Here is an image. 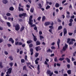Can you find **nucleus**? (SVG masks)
<instances>
[{"label":"nucleus","mask_w":76,"mask_h":76,"mask_svg":"<svg viewBox=\"0 0 76 76\" xmlns=\"http://www.w3.org/2000/svg\"><path fill=\"white\" fill-rule=\"evenodd\" d=\"M69 26H72V23H70L69 24Z\"/></svg>","instance_id":"603ef678"},{"label":"nucleus","mask_w":76,"mask_h":76,"mask_svg":"<svg viewBox=\"0 0 76 76\" xmlns=\"http://www.w3.org/2000/svg\"><path fill=\"white\" fill-rule=\"evenodd\" d=\"M2 30H3V28L1 27H0V30L2 31Z\"/></svg>","instance_id":"680f3d73"},{"label":"nucleus","mask_w":76,"mask_h":76,"mask_svg":"<svg viewBox=\"0 0 76 76\" xmlns=\"http://www.w3.org/2000/svg\"><path fill=\"white\" fill-rule=\"evenodd\" d=\"M2 2L4 4H6L7 3V0H3Z\"/></svg>","instance_id":"4468645a"},{"label":"nucleus","mask_w":76,"mask_h":76,"mask_svg":"<svg viewBox=\"0 0 76 76\" xmlns=\"http://www.w3.org/2000/svg\"><path fill=\"white\" fill-rule=\"evenodd\" d=\"M38 55H39V53H36V55H35V57L36 58L37 57H38Z\"/></svg>","instance_id":"72a5a7b5"},{"label":"nucleus","mask_w":76,"mask_h":76,"mask_svg":"<svg viewBox=\"0 0 76 76\" xmlns=\"http://www.w3.org/2000/svg\"><path fill=\"white\" fill-rule=\"evenodd\" d=\"M3 17L5 19H7V17H6V16H4L3 15Z\"/></svg>","instance_id":"5fc2aeb1"},{"label":"nucleus","mask_w":76,"mask_h":76,"mask_svg":"<svg viewBox=\"0 0 76 76\" xmlns=\"http://www.w3.org/2000/svg\"><path fill=\"white\" fill-rule=\"evenodd\" d=\"M60 40L59 39H58V41H57V44L58 45V48H59L60 47Z\"/></svg>","instance_id":"0eeeda50"},{"label":"nucleus","mask_w":76,"mask_h":76,"mask_svg":"<svg viewBox=\"0 0 76 76\" xmlns=\"http://www.w3.org/2000/svg\"><path fill=\"white\" fill-rule=\"evenodd\" d=\"M66 0H65L64 1H63L62 2V4H64V3H65V2H66Z\"/></svg>","instance_id":"338daca9"},{"label":"nucleus","mask_w":76,"mask_h":76,"mask_svg":"<svg viewBox=\"0 0 76 76\" xmlns=\"http://www.w3.org/2000/svg\"><path fill=\"white\" fill-rule=\"evenodd\" d=\"M71 18L72 19H74V18H75V16L73 15V16H71Z\"/></svg>","instance_id":"774afa93"},{"label":"nucleus","mask_w":76,"mask_h":76,"mask_svg":"<svg viewBox=\"0 0 76 76\" xmlns=\"http://www.w3.org/2000/svg\"><path fill=\"white\" fill-rule=\"evenodd\" d=\"M4 53L6 55H7L8 54V52L6 51H5Z\"/></svg>","instance_id":"8fccbe9b"},{"label":"nucleus","mask_w":76,"mask_h":76,"mask_svg":"<svg viewBox=\"0 0 76 76\" xmlns=\"http://www.w3.org/2000/svg\"><path fill=\"white\" fill-rule=\"evenodd\" d=\"M67 66L68 69H70V65L69 64H68L67 65Z\"/></svg>","instance_id":"09e8293b"},{"label":"nucleus","mask_w":76,"mask_h":76,"mask_svg":"<svg viewBox=\"0 0 76 76\" xmlns=\"http://www.w3.org/2000/svg\"><path fill=\"white\" fill-rule=\"evenodd\" d=\"M68 47V45L66 44H65V45L63 48V49L62 50V51H63V50L64 51H66V50L67 48Z\"/></svg>","instance_id":"20e7f679"},{"label":"nucleus","mask_w":76,"mask_h":76,"mask_svg":"<svg viewBox=\"0 0 76 76\" xmlns=\"http://www.w3.org/2000/svg\"><path fill=\"white\" fill-rule=\"evenodd\" d=\"M32 19V16L31 15L29 18V22H28L29 25H32L33 24V20Z\"/></svg>","instance_id":"f257e3e1"},{"label":"nucleus","mask_w":76,"mask_h":76,"mask_svg":"<svg viewBox=\"0 0 76 76\" xmlns=\"http://www.w3.org/2000/svg\"><path fill=\"white\" fill-rule=\"evenodd\" d=\"M39 58H37L36 59V60L35 61H38V60H39Z\"/></svg>","instance_id":"864d4df0"},{"label":"nucleus","mask_w":76,"mask_h":76,"mask_svg":"<svg viewBox=\"0 0 76 76\" xmlns=\"http://www.w3.org/2000/svg\"><path fill=\"white\" fill-rule=\"evenodd\" d=\"M26 6L27 7H28V8H29L30 7V6L29 5L27 4L26 5Z\"/></svg>","instance_id":"0e129e2a"},{"label":"nucleus","mask_w":76,"mask_h":76,"mask_svg":"<svg viewBox=\"0 0 76 76\" xmlns=\"http://www.w3.org/2000/svg\"><path fill=\"white\" fill-rule=\"evenodd\" d=\"M41 17H39L38 18H37V20L39 21L40 20H41Z\"/></svg>","instance_id":"79ce46f5"},{"label":"nucleus","mask_w":76,"mask_h":76,"mask_svg":"<svg viewBox=\"0 0 76 76\" xmlns=\"http://www.w3.org/2000/svg\"><path fill=\"white\" fill-rule=\"evenodd\" d=\"M24 28H25V27H24L23 26L22 27L20 30V31H23V30L24 29Z\"/></svg>","instance_id":"c9c22d12"},{"label":"nucleus","mask_w":76,"mask_h":76,"mask_svg":"<svg viewBox=\"0 0 76 76\" xmlns=\"http://www.w3.org/2000/svg\"><path fill=\"white\" fill-rule=\"evenodd\" d=\"M19 16L20 18H22V16H23V17L27 16V15H26V13H23L22 14H20Z\"/></svg>","instance_id":"f03ea898"},{"label":"nucleus","mask_w":76,"mask_h":76,"mask_svg":"<svg viewBox=\"0 0 76 76\" xmlns=\"http://www.w3.org/2000/svg\"><path fill=\"white\" fill-rule=\"evenodd\" d=\"M50 24H51L50 22H45V23L44 25L45 26H48V25H50Z\"/></svg>","instance_id":"9d476101"},{"label":"nucleus","mask_w":76,"mask_h":76,"mask_svg":"<svg viewBox=\"0 0 76 76\" xmlns=\"http://www.w3.org/2000/svg\"><path fill=\"white\" fill-rule=\"evenodd\" d=\"M22 45V43L21 42H18V45Z\"/></svg>","instance_id":"f704fd0d"},{"label":"nucleus","mask_w":76,"mask_h":76,"mask_svg":"<svg viewBox=\"0 0 76 76\" xmlns=\"http://www.w3.org/2000/svg\"><path fill=\"white\" fill-rule=\"evenodd\" d=\"M7 24L8 25V26H9V27H10V23L9 22H7Z\"/></svg>","instance_id":"de8ad7c7"},{"label":"nucleus","mask_w":76,"mask_h":76,"mask_svg":"<svg viewBox=\"0 0 76 76\" xmlns=\"http://www.w3.org/2000/svg\"><path fill=\"white\" fill-rule=\"evenodd\" d=\"M34 30L37 31V27H35L34 28Z\"/></svg>","instance_id":"69168bd1"},{"label":"nucleus","mask_w":76,"mask_h":76,"mask_svg":"<svg viewBox=\"0 0 76 76\" xmlns=\"http://www.w3.org/2000/svg\"><path fill=\"white\" fill-rule=\"evenodd\" d=\"M45 60L46 61H45V64H46V65H48V63L47 62H48V61H49V60L47 58H46Z\"/></svg>","instance_id":"1a4fd4ad"},{"label":"nucleus","mask_w":76,"mask_h":76,"mask_svg":"<svg viewBox=\"0 0 76 76\" xmlns=\"http://www.w3.org/2000/svg\"><path fill=\"white\" fill-rule=\"evenodd\" d=\"M30 52H33L34 50L32 48H31L30 49Z\"/></svg>","instance_id":"49530a36"},{"label":"nucleus","mask_w":76,"mask_h":76,"mask_svg":"<svg viewBox=\"0 0 76 76\" xmlns=\"http://www.w3.org/2000/svg\"><path fill=\"white\" fill-rule=\"evenodd\" d=\"M36 45H40V42L39 41H37L36 42Z\"/></svg>","instance_id":"bb28decb"},{"label":"nucleus","mask_w":76,"mask_h":76,"mask_svg":"<svg viewBox=\"0 0 76 76\" xmlns=\"http://www.w3.org/2000/svg\"><path fill=\"white\" fill-rule=\"evenodd\" d=\"M22 47H25V44L24 43L22 45Z\"/></svg>","instance_id":"4d7b16f0"},{"label":"nucleus","mask_w":76,"mask_h":76,"mask_svg":"<svg viewBox=\"0 0 76 76\" xmlns=\"http://www.w3.org/2000/svg\"><path fill=\"white\" fill-rule=\"evenodd\" d=\"M64 35L65 36V34H67V30L65 28H64Z\"/></svg>","instance_id":"f8f14e48"},{"label":"nucleus","mask_w":76,"mask_h":76,"mask_svg":"<svg viewBox=\"0 0 76 76\" xmlns=\"http://www.w3.org/2000/svg\"><path fill=\"white\" fill-rule=\"evenodd\" d=\"M12 69L11 68H10L8 69L7 72L6 73H9V74H10L12 72Z\"/></svg>","instance_id":"39448f33"},{"label":"nucleus","mask_w":76,"mask_h":76,"mask_svg":"<svg viewBox=\"0 0 76 76\" xmlns=\"http://www.w3.org/2000/svg\"><path fill=\"white\" fill-rule=\"evenodd\" d=\"M32 35L34 37L33 38H34V41H35V42L37 41V38L36 37H35V35H34V34H32Z\"/></svg>","instance_id":"9b49d317"},{"label":"nucleus","mask_w":76,"mask_h":76,"mask_svg":"<svg viewBox=\"0 0 76 76\" xmlns=\"http://www.w3.org/2000/svg\"><path fill=\"white\" fill-rule=\"evenodd\" d=\"M45 16H43L42 18V22H44L45 21Z\"/></svg>","instance_id":"2eb2a0df"},{"label":"nucleus","mask_w":76,"mask_h":76,"mask_svg":"<svg viewBox=\"0 0 76 76\" xmlns=\"http://www.w3.org/2000/svg\"><path fill=\"white\" fill-rule=\"evenodd\" d=\"M73 44V42L72 41H71L69 43V45H72Z\"/></svg>","instance_id":"37998d69"},{"label":"nucleus","mask_w":76,"mask_h":76,"mask_svg":"<svg viewBox=\"0 0 76 76\" xmlns=\"http://www.w3.org/2000/svg\"><path fill=\"white\" fill-rule=\"evenodd\" d=\"M37 70L38 71V72L37 74H39L40 73V68H39V65L38 64L37 66Z\"/></svg>","instance_id":"6e6552de"},{"label":"nucleus","mask_w":76,"mask_h":76,"mask_svg":"<svg viewBox=\"0 0 76 76\" xmlns=\"http://www.w3.org/2000/svg\"><path fill=\"white\" fill-rule=\"evenodd\" d=\"M34 8H31L30 10V12H32V13H33V12H34Z\"/></svg>","instance_id":"7c9ffc66"},{"label":"nucleus","mask_w":76,"mask_h":76,"mask_svg":"<svg viewBox=\"0 0 76 76\" xmlns=\"http://www.w3.org/2000/svg\"><path fill=\"white\" fill-rule=\"evenodd\" d=\"M32 25V24L30 25L31 27H34V26H35V24H33Z\"/></svg>","instance_id":"13d9d810"},{"label":"nucleus","mask_w":76,"mask_h":76,"mask_svg":"<svg viewBox=\"0 0 76 76\" xmlns=\"http://www.w3.org/2000/svg\"><path fill=\"white\" fill-rule=\"evenodd\" d=\"M9 41L12 42V44H13L14 43V40H13V39L12 38H10L9 39Z\"/></svg>","instance_id":"ddd939ff"},{"label":"nucleus","mask_w":76,"mask_h":76,"mask_svg":"<svg viewBox=\"0 0 76 76\" xmlns=\"http://www.w3.org/2000/svg\"><path fill=\"white\" fill-rule=\"evenodd\" d=\"M25 59H22L21 60V63H25Z\"/></svg>","instance_id":"c756f323"},{"label":"nucleus","mask_w":76,"mask_h":76,"mask_svg":"<svg viewBox=\"0 0 76 76\" xmlns=\"http://www.w3.org/2000/svg\"><path fill=\"white\" fill-rule=\"evenodd\" d=\"M9 59H10V60L12 61L13 60V57H12V56H10V57H9Z\"/></svg>","instance_id":"a211bd4d"},{"label":"nucleus","mask_w":76,"mask_h":76,"mask_svg":"<svg viewBox=\"0 0 76 76\" xmlns=\"http://www.w3.org/2000/svg\"><path fill=\"white\" fill-rule=\"evenodd\" d=\"M10 10H11V11H13L14 10V8L13 7H11L10 8Z\"/></svg>","instance_id":"aec40b11"},{"label":"nucleus","mask_w":76,"mask_h":76,"mask_svg":"<svg viewBox=\"0 0 76 76\" xmlns=\"http://www.w3.org/2000/svg\"><path fill=\"white\" fill-rule=\"evenodd\" d=\"M71 70H69L67 71V73L69 75L71 74Z\"/></svg>","instance_id":"412c9836"},{"label":"nucleus","mask_w":76,"mask_h":76,"mask_svg":"<svg viewBox=\"0 0 76 76\" xmlns=\"http://www.w3.org/2000/svg\"><path fill=\"white\" fill-rule=\"evenodd\" d=\"M0 67L1 68L3 67V66L2 65V62H0Z\"/></svg>","instance_id":"cd10ccee"},{"label":"nucleus","mask_w":76,"mask_h":76,"mask_svg":"<svg viewBox=\"0 0 76 76\" xmlns=\"http://www.w3.org/2000/svg\"><path fill=\"white\" fill-rule=\"evenodd\" d=\"M40 48V47L38 46V47H36L35 48V49L36 51H38V50H39V48Z\"/></svg>","instance_id":"f3484780"},{"label":"nucleus","mask_w":76,"mask_h":76,"mask_svg":"<svg viewBox=\"0 0 76 76\" xmlns=\"http://www.w3.org/2000/svg\"><path fill=\"white\" fill-rule=\"evenodd\" d=\"M50 6H49V5H48L46 8V9L47 10V9H50Z\"/></svg>","instance_id":"473e14b6"},{"label":"nucleus","mask_w":76,"mask_h":76,"mask_svg":"<svg viewBox=\"0 0 76 76\" xmlns=\"http://www.w3.org/2000/svg\"><path fill=\"white\" fill-rule=\"evenodd\" d=\"M32 42V41L31 40H29V41H27V44H30V43H31Z\"/></svg>","instance_id":"c85d7f7f"},{"label":"nucleus","mask_w":76,"mask_h":76,"mask_svg":"<svg viewBox=\"0 0 76 76\" xmlns=\"http://www.w3.org/2000/svg\"><path fill=\"white\" fill-rule=\"evenodd\" d=\"M39 37H40V39L41 41L42 40V39H43L44 38V37L43 36H41V35H40L39 36Z\"/></svg>","instance_id":"b1692460"},{"label":"nucleus","mask_w":76,"mask_h":76,"mask_svg":"<svg viewBox=\"0 0 76 76\" xmlns=\"http://www.w3.org/2000/svg\"><path fill=\"white\" fill-rule=\"evenodd\" d=\"M64 60V58H60L59 59L60 61H63Z\"/></svg>","instance_id":"4be33fe9"},{"label":"nucleus","mask_w":76,"mask_h":76,"mask_svg":"<svg viewBox=\"0 0 76 76\" xmlns=\"http://www.w3.org/2000/svg\"><path fill=\"white\" fill-rule=\"evenodd\" d=\"M13 63L12 62H11L10 63V66L12 67L13 66Z\"/></svg>","instance_id":"a19ab883"},{"label":"nucleus","mask_w":76,"mask_h":76,"mask_svg":"<svg viewBox=\"0 0 76 76\" xmlns=\"http://www.w3.org/2000/svg\"><path fill=\"white\" fill-rule=\"evenodd\" d=\"M39 34L40 35H42V32L41 31H40L39 32Z\"/></svg>","instance_id":"bf43d9fd"},{"label":"nucleus","mask_w":76,"mask_h":76,"mask_svg":"<svg viewBox=\"0 0 76 76\" xmlns=\"http://www.w3.org/2000/svg\"><path fill=\"white\" fill-rule=\"evenodd\" d=\"M66 60H67V61L68 63H70V59H69V58H66Z\"/></svg>","instance_id":"a878e982"},{"label":"nucleus","mask_w":76,"mask_h":76,"mask_svg":"<svg viewBox=\"0 0 76 76\" xmlns=\"http://www.w3.org/2000/svg\"><path fill=\"white\" fill-rule=\"evenodd\" d=\"M58 22H61V21L60 19H58Z\"/></svg>","instance_id":"e2e57ef3"},{"label":"nucleus","mask_w":76,"mask_h":76,"mask_svg":"<svg viewBox=\"0 0 76 76\" xmlns=\"http://www.w3.org/2000/svg\"><path fill=\"white\" fill-rule=\"evenodd\" d=\"M73 21V20L72 19H71L69 20V22L72 23Z\"/></svg>","instance_id":"3c124183"},{"label":"nucleus","mask_w":76,"mask_h":76,"mask_svg":"<svg viewBox=\"0 0 76 76\" xmlns=\"http://www.w3.org/2000/svg\"><path fill=\"white\" fill-rule=\"evenodd\" d=\"M15 29L16 31H18L20 29V26L19 24H17L15 26Z\"/></svg>","instance_id":"7ed1b4c3"},{"label":"nucleus","mask_w":76,"mask_h":76,"mask_svg":"<svg viewBox=\"0 0 76 76\" xmlns=\"http://www.w3.org/2000/svg\"><path fill=\"white\" fill-rule=\"evenodd\" d=\"M27 56H25V59L26 60H26L28 61V60H27Z\"/></svg>","instance_id":"6e6d98bb"},{"label":"nucleus","mask_w":76,"mask_h":76,"mask_svg":"<svg viewBox=\"0 0 76 76\" xmlns=\"http://www.w3.org/2000/svg\"><path fill=\"white\" fill-rule=\"evenodd\" d=\"M49 28H50V29H53V26H49Z\"/></svg>","instance_id":"a18cd8bd"},{"label":"nucleus","mask_w":76,"mask_h":76,"mask_svg":"<svg viewBox=\"0 0 76 76\" xmlns=\"http://www.w3.org/2000/svg\"><path fill=\"white\" fill-rule=\"evenodd\" d=\"M38 5L39 6V7H38V8H39V9H41V8L42 7V5H41V4H39Z\"/></svg>","instance_id":"393cba45"},{"label":"nucleus","mask_w":76,"mask_h":76,"mask_svg":"<svg viewBox=\"0 0 76 76\" xmlns=\"http://www.w3.org/2000/svg\"><path fill=\"white\" fill-rule=\"evenodd\" d=\"M23 70H26V66H24L23 68Z\"/></svg>","instance_id":"2f4dec72"},{"label":"nucleus","mask_w":76,"mask_h":76,"mask_svg":"<svg viewBox=\"0 0 76 76\" xmlns=\"http://www.w3.org/2000/svg\"><path fill=\"white\" fill-rule=\"evenodd\" d=\"M7 45L8 47H11V46H12V45L10 44H8Z\"/></svg>","instance_id":"052dcab7"},{"label":"nucleus","mask_w":76,"mask_h":76,"mask_svg":"<svg viewBox=\"0 0 76 76\" xmlns=\"http://www.w3.org/2000/svg\"><path fill=\"white\" fill-rule=\"evenodd\" d=\"M18 9L19 11H23V10H24L23 8H20V7H19Z\"/></svg>","instance_id":"dca6fc26"},{"label":"nucleus","mask_w":76,"mask_h":76,"mask_svg":"<svg viewBox=\"0 0 76 76\" xmlns=\"http://www.w3.org/2000/svg\"><path fill=\"white\" fill-rule=\"evenodd\" d=\"M56 7H60V4H58V3H56Z\"/></svg>","instance_id":"6ab92c4d"},{"label":"nucleus","mask_w":76,"mask_h":76,"mask_svg":"<svg viewBox=\"0 0 76 76\" xmlns=\"http://www.w3.org/2000/svg\"><path fill=\"white\" fill-rule=\"evenodd\" d=\"M68 34L70 36H72V35H73V33H70V32Z\"/></svg>","instance_id":"c03bdc74"},{"label":"nucleus","mask_w":76,"mask_h":76,"mask_svg":"<svg viewBox=\"0 0 76 76\" xmlns=\"http://www.w3.org/2000/svg\"><path fill=\"white\" fill-rule=\"evenodd\" d=\"M47 73L48 75H50L49 76H51L52 75H53V72H51V71L50 70H48L47 71Z\"/></svg>","instance_id":"423d86ee"},{"label":"nucleus","mask_w":76,"mask_h":76,"mask_svg":"<svg viewBox=\"0 0 76 76\" xmlns=\"http://www.w3.org/2000/svg\"><path fill=\"white\" fill-rule=\"evenodd\" d=\"M71 39L70 38H68L67 39V43H69V42L70 41Z\"/></svg>","instance_id":"ea45409f"},{"label":"nucleus","mask_w":76,"mask_h":76,"mask_svg":"<svg viewBox=\"0 0 76 76\" xmlns=\"http://www.w3.org/2000/svg\"><path fill=\"white\" fill-rule=\"evenodd\" d=\"M33 47V44H31L29 45V48H31V47Z\"/></svg>","instance_id":"e433bc0d"},{"label":"nucleus","mask_w":76,"mask_h":76,"mask_svg":"<svg viewBox=\"0 0 76 76\" xmlns=\"http://www.w3.org/2000/svg\"><path fill=\"white\" fill-rule=\"evenodd\" d=\"M63 28V27L61 26H59L58 28V30H60V29H61Z\"/></svg>","instance_id":"5701e85b"},{"label":"nucleus","mask_w":76,"mask_h":76,"mask_svg":"<svg viewBox=\"0 0 76 76\" xmlns=\"http://www.w3.org/2000/svg\"><path fill=\"white\" fill-rule=\"evenodd\" d=\"M19 44V42H15V45H18Z\"/></svg>","instance_id":"4c0bfd02"},{"label":"nucleus","mask_w":76,"mask_h":76,"mask_svg":"<svg viewBox=\"0 0 76 76\" xmlns=\"http://www.w3.org/2000/svg\"><path fill=\"white\" fill-rule=\"evenodd\" d=\"M7 16H11V14H10V13H8L7 14H6Z\"/></svg>","instance_id":"58836bf2"}]
</instances>
